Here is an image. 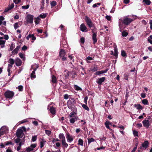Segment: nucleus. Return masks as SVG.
Instances as JSON below:
<instances>
[{"label": "nucleus", "mask_w": 152, "mask_h": 152, "mask_svg": "<svg viewBox=\"0 0 152 152\" xmlns=\"http://www.w3.org/2000/svg\"><path fill=\"white\" fill-rule=\"evenodd\" d=\"M88 144L90 143L91 142H94V139L93 138H91L90 139L88 138Z\"/></svg>", "instance_id": "obj_43"}, {"label": "nucleus", "mask_w": 152, "mask_h": 152, "mask_svg": "<svg viewBox=\"0 0 152 152\" xmlns=\"http://www.w3.org/2000/svg\"><path fill=\"white\" fill-rule=\"evenodd\" d=\"M82 106L83 108L85 109L87 111H89V108L86 104H82Z\"/></svg>", "instance_id": "obj_32"}, {"label": "nucleus", "mask_w": 152, "mask_h": 152, "mask_svg": "<svg viewBox=\"0 0 152 152\" xmlns=\"http://www.w3.org/2000/svg\"><path fill=\"white\" fill-rule=\"evenodd\" d=\"M47 16V15L46 14H41L40 15L39 17L42 18H45Z\"/></svg>", "instance_id": "obj_48"}, {"label": "nucleus", "mask_w": 152, "mask_h": 152, "mask_svg": "<svg viewBox=\"0 0 152 152\" xmlns=\"http://www.w3.org/2000/svg\"><path fill=\"white\" fill-rule=\"evenodd\" d=\"M148 141H145L142 144V146H140V148L142 149V147L144 148L145 149L147 148L148 146Z\"/></svg>", "instance_id": "obj_13"}, {"label": "nucleus", "mask_w": 152, "mask_h": 152, "mask_svg": "<svg viewBox=\"0 0 152 152\" xmlns=\"http://www.w3.org/2000/svg\"><path fill=\"white\" fill-rule=\"evenodd\" d=\"M93 34L92 35V39L94 43H95L97 41L96 39V34L93 31H92Z\"/></svg>", "instance_id": "obj_16"}, {"label": "nucleus", "mask_w": 152, "mask_h": 152, "mask_svg": "<svg viewBox=\"0 0 152 152\" xmlns=\"http://www.w3.org/2000/svg\"><path fill=\"white\" fill-rule=\"evenodd\" d=\"M50 113L52 114H55V113H56L55 109L53 107H50Z\"/></svg>", "instance_id": "obj_24"}, {"label": "nucleus", "mask_w": 152, "mask_h": 152, "mask_svg": "<svg viewBox=\"0 0 152 152\" xmlns=\"http://www.w3.org/2000/svg\"><path fill=\"white\" fill-rule=\"evenodd\" d=\"M5 144L6 145H13V144L11 141H8L5 142Z\"/></svg>", "instance_id": "obj_40"}, {"label": "nucleus", "mask_w": 152, "mask_h": 152, "mask_svg": "<svg viewBox=\"0 0 152 152\" xmlns=\"http://www.w3.org/2000/svg\"><path fill=\"white\" fill-rule=\"evenodd\" d=\"M73 87L77 91H81L82 89L76 85H74Z\"/></svg>", "instance_id": "obj_21"}, {"label": "nucleus", "mask_w": 152, "mask_h": 152, "mask_svg": "<svg viewBox=\"0 0 152 152\" xmlns=\"http://www.w3.org/2000/svg\"><path fill=\"white\" fill-rule=\"evenodd\" d=\"M33 150L32 148L31 147H29L27 148L26 149V151L27 152H30Z\"/></svg>", "instance_id": "obj_49"}, {"label": "nucleus", "mask_w": 152, "mask_h": 152, "mask_svg": "<svg viewBox=\"0 0 152 152\" xmlns=\"http://www.w3.org/2000/svg\"><path fill=\"white\" fill-rule=\"evenodd\" d=\"M14 94V93L13 92L10 91H7L4 93V95L7 98H12Z\"/></svg>", "instance_id": "obj_4"}, {"label": "nucleus", "mask_w": 152, "mask_h": 152, "mask_svg": "<svg viewBox=\"0 0 152 152\" xmlns=\"http://www.w3.org/2000/svg\"><path fill=\"white\" fill-rule=\"evenodd\" d=\"M45 134L48 136L50 135L51 134V132L50 130H45Z\"/></svg>", "instance_id": "obj_45"}, {"label": "nucleus", "mask_w": 152, "mask_h": 152, "mask_svg": "<svg viewBox=\"0 0 152 152\" xmlns=\"http://www.w3.org/2000/svg\"><path fill=\"white\" fill-rule=\"evenodd\" d=\"M142 102L144 105H147L148 104V101L146 99H143L142 101Z\"/></svg>", "instance_id": "obj_34"}, {"label": "nucleus", "mask_w": 152, "mask_h": 152, "mask_svg": "<svg viewBox=\"0 0 152 152\" xmlns=\"http://www.w3.org/2000/svg\"><path fill=\"white\" fill-rule=\"evenodd\" d=\"M31 36L32 37H31V38L33 40V41H31V42H33L36 39V38L34 36L33 34H32Z\"/></svg>", "instance_id": "obj_59"}, {"label": "nucleus", "mask_w": 152, "mask_h": 152, "mask_svg": "<svg viewBox=\"0 0 152 152\" xmlns=\"http://www.w3.org/2000/svg\"><path fill=\"white\" fill-rule=\"evenodd\" d=\"M40 19L39 17H37L36 19L35 20V23L36 24H38L40 23Z\"/></svg>", "instance_id": "obj_33"}, {"label": "nucleus", "mask_w": 152, "mask_h": 152, "mask_svg": "<svg viewBox=\"0 0 152 152\" xmlns=\"http://www.w3.org/2000/svg\"><path fill=\"white\" fill-rule=\"evenodd\" d=\"M134 107H136V108L138 110H142V107L140 104H135Z\"/></svg>", "instance_id": "obj_20"}, {"label": "nucleus", "mask_w": 152, "mask_h": 152, "mask_svg": "<svg viewBox=\"0 0 152 152\" xmlns=\"http://www.w3.org/2000/svg\"><path fill=\"white\" fill-rule=\"evenodd\" d=\"M137 144H136V146L133 149L132 151H131V152H135L136 150L137 149Z\"/></svg>", "instance_id": "obj_61"}, {"label": "nucleus", "mask_w": 152, "mask_h": 152, "mask_svg": "<svg viewBox=\"0 0 152 152\" xmlns=\"http://www.w3.org/2000/svg\"><path fill=\"white\" fill-rule=\"evenodd\" d=\"M14 27L15 29L18 28L19 27V24L18 23H16L14 24Z\"/></svg>", "instance_id": "obj_41"}, {"label": "nucleus", "mask_w": 152, "mask_h": 152, "mask_svg": "<svg viewBox=\"0 0 152 152\" xmlns=\"http://www.w3.org/2000/svg\"><path fill=\"white\" fill-rule=\"evenodd\" d=\"M133 132L134 135V136H138V132L137 131L135 130H133Z\"/></svg>", "instance_id": "obj_42"}, {"label": "nucleus", "mask_w": 152, "mask_h": 152, "mask_svg": "<svg viewBox=\"0 0 152 152\" xmlns=\"http://www.w3.org/2000/svg\"><path fill=\"white\" fill-rule=\"evenodd\" d=\"M6 152H12V151L10 148L9 147L7 150Z\"/></svg>", "instance_id": "obj_64"}, {"label": "nucleus", "mask_w": 152, "mask_h": 152, "mask_svg": "<svg viewBox=\"0 0 152 152\" xmlns=\"http://www.w3.org/2000/svg\"><path fill=\"white\" fill-rule=\"evenodd\" d=\"M97 5L99 6L100 5V4L99 3H96L93 5L92 7H97Z\"/></svg>", "instance_id": "obj_54"}, {"label": "nucleus", "mask_w": 152, "mask_h": 152, "mask_svg": "<svg viewBox=\"0 0 152 152\" xmlns=\"http://www.w3.org/2000/svg\"><path fill=\"white\" fill-rule=\"evenodd\" d=\"M19 55L20 57L24 61L25 60V55L22 53H19Z\"/></svg>", "instance_id": "obj_25"}, {"label": "nucleus", "mask_w": 152, "mask_h": 152, "mask_svg": "<svg viewBox=\"0 0 152 152\" xmlns=\"http://www.w3.org/2000/svg\"><path fill=\"white\" fill-rule=\"evenodd\" d=\"M108 69H107L104 70H102L100 71H97L95 73V75H100L106 73Z\"/></svg>", "instance_id": "obj_15"}, {"label": "nucleus", "mask_w": 152, "mask_h": 152, "mask_svg": "<svg viewBox=\"0 0 152 152\" xmlns=\"http://www.w3.org/2000/svg\"><path fill=\"white\" fill-rule=\"evenodd\" d=\"M21 0H13V2L15 4H18L21 1Z\"/></svg>", "instance_id": "obj_56"}, {"label": "nucleus", "mask_w": 152, "mask_h": 152, "mask_svg": "<svg viewBox=\"0 0 152 152\" xmlns=\"http://www.w3.org/2000/svg\"><path fill=\"white\" fill-rule=\"evenodd\" d=\"M6 42V41L3 40H0V46L1 48H3L4 47V44Z\"/></svg>", "instance_id": "obj_19"}, {"label": "nucleus", "mask_w": 152, "mask_h": 152, "mask_svg": "<svg viewBox=\"0 0 152 152\" xmlns=\"http://www.w3.org/2000/svg\"><path fill=\"white\" fill-rule=\"evenodd\" d=\"M75 113L74 112L70 113L69 115V117L70 118H73V117H75L74 115Z\"/></svg>", "instance_id": "obj_51"}, {"label": "nucleus", "mask_w": 152, "mask_h": 152, "mask_svg": "<svg viewBox=\"0 0 152 152\" xmlns=\"http://www.w3.org/2000/svg\"><path fill=\"white\" fill-rule=\"evenodd\" d=\"M88 99V97L86 96L84 99V102L86 104H87V100Z\"/></svg>", "instance_id": "obj_58"}, {"label": "nucleus", "mask_w": 152, "mask_h": 152, "mask_svg": "<svg viewBox=\"0 0 152 152\" xmlns=\"http://www.w3.org/2000/svg\"><path fill=\"white\" fill-rule=\"evenodd\" d=\"M58 137L61 140H64L65 139V136L64 135V134H63L62 133H60L59 134Z\"/></svg>", "instance_id": "obj_22"}, {"label": "nucleus", "mask_w": 152, "mask_h": 152, "mask_svg": "<svg viewBox=\"0 0 152 152\" xmlns=\"http://www.w3.org/2000/svg\"><path fill=\"white\" fill-rule=\"evenodd\" d=\"M85 20L89 27L90 28L93 27V23L91 19L87 16H86Z\"/></svg>", "instance_id": "obj_6"}, {"label": "nucleus", "mask_w": 152, "mask_h": 152, "mask_svg": "<svg viewBox=\"0 0 152 152\" xmlns=\"http://www.w3.org/2000/svg\"><path fill=\"white\" fill-rule=\"evenodd\" d=\"M51 81L53 83H57V79L55 76L53 75L52 76Z\"/></svg>", "instance_id": "obj_18"}, {"label": "nucleus", "mask_w": 152, "mask_h": 152, "mask_svg": "<svg viewBox=\"0 0 152 152\" xmlns=\"http://www.w3.org/2000/svg\"><path fill=\"white\" fill-rule=\"evenodd\" d=\"M36 70V69H34V71H33L31 74V78H35V77H36V75H35V71Z\"/></svg>", "instance_id": "obj_27"}, {"label": "nucleus", "mask_w": 152, "mask_h": 152, "mask_svg": "<svg viewBox=\"0 0 152 152\" xmlns=\"http://www.w3.org/2000/svg\"><path fill=\"white\" fill-rule=\"evenodd\" d=\"M80 29L81 31L83 32H87L88 31L87 28L84 23H83L80 25Z\"/></svg>", "instance_id": "obj_9"}, {"label": "nucleus", "mask_w": 152, "mask_h": 152, "mask_svg": "<svg viewBox=\"0 0 152 152\" xmlns=\"http://www.w3.org/2000/svg\"><path fill=\"white\" fill-rule=\"evenodd\" d=\"M14 4L13 3H12L9 6L8 9H5V12L8 11L9 10H10L11 9H12L14 7Z\"/></svg>", "instance_id": "obj_26"}, {"label": "nucleus", "mask_w": 152, "mask_h": 152, "mask_svg": "<svg viewBox=\"0 0 152 152\" xmlns=\"http://www.w3.org/2000/svg\"><path fill=\"white\" fill-rule=\"evenodd\" d=\"M80 119L77 116H75L74 117L70 119V122L72 124H74L77 121L79 120Z\"/></svg>", "instance_id": "obj_12"}, {"label": "nucleus", "mask_w": 152, "mask_h": 152, "mask_svg": "<svg viewBox=\"0 0 152 152\" xmlns=\"http://www.w3.org/2000/svg\"><path fill=\"white\" fill-rule=\"evenodd\" d=\"M143 2L147 5H149L151 4V2L149 0H143Z\"/></svg>", "instance_id": "obj_29"}, {"label": "nucleus", "mask_w": 152, "mask_h": 152, "mask_svg": "<svg viewBox=\"0 0 152 152\" xmlns=\"http://www.w3.org/2000/svg\"><path fill=\"white\" fill-rule=\"evenodd\" d=\"M16 89H18L20 91H22L23 89V87L22 86L20 85L16 87Z\"/></svg>", "instance_id": "obj_35"}, {"label": "nucleus", "mask_w": 152, "mask_h": 152, "mask_svg": "<svg viewBox=\"0 0 152 152\" xmlns=\"http://www.w3.org/2000/svg\"><path fill=\"white\" fill-rule=\"evenodd\" d=\"M128 34V33L126 32L125 31H123L122 33V36L124 37H126L127 36Z\"/></svg>", "instance_id": "obj_36"}, {"label": "nucleus", "mask_w": 152, "mask_h": 152, "mask_svg": "<svg viewBox=\"0 0 152 152\" xmlns=\"http://www.w3.org/2000/svg\"><path fill=\"white\" fill-rule=\"evenodd\" d=\"M98 70V67L97 65H95L94 66L91 68V70L93 72L97 71Z\"/></svg>", "instance_id": "obj_28"}, {"label": "nucleus", "mask_w": 152, "mask_h": 152, "mask_svg": "<svg viewBox=\"0 0 152 152\" xmlns=\"http://www.w3.org/2000/svg\"><path fill=\"white\" fill-rule=\"evenodd\" d=\"M18 49H15L12 52V53L14 54H17L18 52Z\"/></svg>", "instance_id": "obj_52"}, {"label": "nucleus", "mask_w": 152, "mask_h": 152, "mask_svg": "<svg viewBox=\"0 0 152 152\" xmlns=\"http://www.w3.org/2000/svg\"><path fill=\"white\" fill-rule=\"evenodd\" d=\"M51 5L52 7H54L56 5V3L55 1H53L51 2Z\"/></svg>", "instance_id": "obj_46"}, {"label": "nucleus", "mask_w": 152, "mask_h": 152, "mask_svg": "<svg viewBox=\"0 0 152 152\" xmlns=\"http://www.w3.org/2000/svg\"><path fill=\"white\" fill-rule=\"evenodd\" d=\"M15 63L17 66H20L22 64V61L19 58H17L15 59Z\"/></svg>", "instance_id": "obj_11"}, {"label": "nucleus", "mask_w": 152, "mask_h": 152, "mask_svg": "<svg viewBox=\"0 0 152 152\" xmlns=\"http://www.w3.org/2000/svg\"><path fill=\"white\" fill-rule=\"evenodd\" d=\"M8 130V128L6 126H2L0 129V137L4 134L7 133Z\"/></svg>", "instance_id": "obj_5"}, {"label": "nucleus", "mask_w": 152, "mask_h": 152, "mask_svg": "<svg viewBox=\"0 0 152 152\" xmlns=\"http://www.w3.org/2000/svg\"><path fill=\"white\" fill-rule=\"evenodd\" d=\"M66 137L68 142H71L74 140V137L68 133L66 134Z\"/></svg>", "instance_id": "obj_8"}, {"label": "nucleus", "mask_w": 152, "mask_h": 152, "mask_svg": "<svg viewBox=\"0 0 152 152\" xmlns=\"http://www.w3.org/2000/svg\"><path fill=\"white\" fill-rule=\"evenodd\" d=\"M105 79V77H103L98 78L96 80V83L99 85H100L104 81Z\"/></svg>", "instance_id": "obj_10"}, {"label": "nucleus", "mask_w": 152, "mask_h": 152, "mask_svg": "<svg viewBox=\"0 0 152 152\" xmlns=\"http://www.w3.org/2000/svg\"><path fill=\"white\" fill-rule=\"evenodd\" d=\"M29 7V5L28 4L26 6H23L22 7V8L23 9H28Z\"/></svg>", "instance_id": "obj_47"}, {"label": "nucleus", "mask_w": 152, "mask_h": 152, "mask_svg": "<svg viewBox=\"0 0 152 152\" xmlns=\"http://www.w3.org/2000/svg\"><path fill=\"white\" fill-rule=\"evenodd\" d=\"M78 142V144L79 145H80L81 146L83 145V141L82 139L80 138L79 139Z\"/></svg>", "instance_id": "obj_30"}, {"label": "nucleus", "mask_w": 152, "mask_h": 152, "mask_svg": "<svg viewBox=\"0 0 152 152\" xmlns=\"http://www.w3.org/2000/svg\"><path fill=\"white\" fill-rule=\"evenodd\" d=\"M109 122H106L105 123V124L106 127L108 129H110V127L109 126Z\"/></svg>", "instance_id": "obj_55"}, {"label": "nucleus", "mask_w": 152, "mask_h": 152, "mask_svg": "<svg viewBox=\"0 0 152 152\" xmlns=\"http://www.w3.org/2000/svg\"><path fill=\"white\" fill-rule=\"evenodd\" d=\"M149 121L148 120H144L142 121L143 126L146 128L149 127Z\"/></svg>", "instance_id": "obj_14"}, {"label": "nucleus", "mask_w": 152, "mask_h": 152, "mask_svg": "<svg viewBox=\"0 0 152 152\" xmlns=\"http://www.w3.org/2000/svg\"><path fill=\"white\" fill-rule=\"evenodd\" d=\"M121 56L123 57H125L126 56L125 51L123 50H122L121 51Z\"/></svg>", "instance_id": "obj_39"}, {"label": "nucleus", "mask_w": 152, "mask_h": 152, "mask_svg": "<svg viewBox=\"0 0 152 152\" xmlns=\"http://www.w3.org/2000/svg\"><path fill=\"white\" fill-rule=\"evenodd\" d=\"M62 144L63 146L67 148L68 146V144L66 142L65 139L61 141Z\"/></svg>", "instance_id": "obj_23"}, {"label": "nucleus", "mask_w": 152, "mask_h": 152, "mask_svg": "<svg viewBox=\"0 0 152 152\" xmlns=\"http://www.w3.org/2000/svg\"><path fill=\"white\" fill-rule=\"evenodd\" d=\"M133 21V19L129 18V16L124 17L123 19L122 18L119 19V26L120 29H122V23L126 25H128Z\"/></svg>", "instance_id": "obj_1"}, {"label": "nucleus", "mask_w": 152, "mask_h": 152, "mask_svg": "<svg viewBox=\"0 0 152 152\" xmlns=\"http://www.w3.org/2000/svg\"><path fill=\"white\" fill-rule=\"evenodd\" d=\"M25 131L26 128L24 126L18 129L16 132L17 137L18 138H22L23 135V132Z\"/></svg>", "instance_id": "obj_2"}, {"label": "nucleus", "mask_w": 152, "mask_h": 152, "mask_svg": "<svg viewBox=\"0 0 152 152\" xmlns=\"http://www.w3.org/2000/svg\"><path fill=\"white\" fill-rule=\"evenodd\" d=\"M85 42V38L83 37H82L80 39V43L83 44Z\"/></svg>", "instance_id": "obj_53"}, {"label": "nucleus", "mask_w": 152, "mask_h": 152, "mask_svg": "<svg viewBox=\"0 0 152 152\" xmlns=\"http://www.w3.org/2000/svg\"><path fill=\"white\" fill-rule=\"evenodd\" d=\"M92 60V58L90 56H88L86 59V61L88 63H90L88 61L91 60Z\"/></svg>", "instance_id": "obj_38"}, {"label": "nucleus", "mask_w": 152, "mask_h": 152, "mask_svg": "<svg viewBox=\"0 0 152 152\" xmlns=\"http://www.w3.org/2000/svg\"><path fill=\"white\" fill-rule=\"evenodd\" d=\"M141 96L142 98H144L146 96V94L145 93H142L141 94Z\"/></svg>", "instance_id": "obj_60"}, {"label": "nucleus", "mask_w": 152, "mask_h": 152, "mask_svg": "<svg viewBox=\"0 0 152 152\" xmlns=\"http://www.w3.org/2000/svg\"><path fill=\"white\" fill-rule=\"evenodd\" d=\"M9 62L10 64H9L8 65L7 71L9 73L8 75L10 76V69L12 67L13 64H14L15 63V60H14L13 59L10 58L9 59Z\"/></svg>", "instance_id": "obj_3"}, {"label": "nucleus", "mask_w": 152, "mask_h": 152, "mask_svg": "<svg viewBox=\"0 0 152 152\" xmlns=\"http://www.w3.org/2000/svg\"><path fill=\"white\" fill-rule=\"evenodd\" d=\"M46 142V141L44 140H42L40 141V147L41 148H42L45 145V143Z\"/></svg>", "instance_id": "obj_31"}, {"label": "nucleus", "mask_w": 152, "mask_h": 152, "mask_svg": "<svg viewBox=\"0 0 152 152\" xmlns=\"http://www.w3.org/2000/svg\"><path fill=\"white\" fill-rule=\"evenodd\" d=\"M149 24L150 25V28L152 30V20H150L149 21Z\"/></svg>", "instance_id": "obj_63"}, {"label": "nucleus", "mask_w": 152, "mask_h": 152, "mask_svg": "<svg viewBox=\"0 0 152 152\" xmlns=\"http://www.w3.org/2000/svg\"><path fill=\"white\" fill-rule=\"evenodd\" d=\"M118 54V52L117 50V49L116 48H115L114 49V55L116 57H117Z\"/></svg>", "instance_id": "obj_37"}, {"label": "nucleus", "mask_w": 152, "mask_h": 152, "mask_svg": "<svg viewBox=\"0 0 152 152\" xmlns=\"http://www.w3.org/2000/svg\"><path fill=\"white\" fill-rule=\"evenodd\" d=\"M28 121V119H26L20 121V124H22Z\"/></svg>", "instance_id": "obj_44"}, {"label": "nucleus", "mask_w": 152, "mask_h": 152, "mask_svg": "<svg viewBox=\"0 0 152 152\" xmlns=\"http://www.w3.org/2000/svg\"><path fill=\"white\" fill-rule=\"evenodd\" d=\"M20 139L19 138H18L16 139L15 140V142L16 143H20Z\"/></svg>", "instance_id": "obj_57"}, {"label": "nucleus", "mask_w": 152, "mask_h": 152, "mask_svg": "<svg viewBox=\"0 0 152 152\" xmlns=\"http://www.w3.org/2000/svg\"><path fill=\"white\" fill-rule=\"evenodd\" d=\"M66 54V53L65 52L64 50L62 49H61L59 53V55L60 57H62V56H64Z\"/></svg>", "instance_id": "obj_17"}, {"label": "nucleus", "mask_w": 152, "mask_h": 152, "mask_svg": "<svg viewBox=\"0 0 152 152\" xmlns=\"http://www.w3.org/2000/svg\"><path fill=\"white\" fill-rule=\"evenodd\" d=\"M37 137L36 136L32 137V140L33 142H34L36 140Z\"/></svg>", "instance_id": "obj_50"}, {"label": "nucleus", "mask_w": 152, "mask_h": 152, "mask_svg": "<svg viewBox=\"0 0 152 152\" xmlns=\"http://www.w3.org/2000/svg\"><path fill=\"white\" fill-rule=\"evenodd\" d=\"M33 16L30 15H28L26 18V19L28 23H33Z\"/></svg>", "instance_id": "obj_7"}, {"label": "nucleus", "mask_w": 152, "mask_h": 152, "mask_svg": "<svg viewBox=\"0 0 152 152\" xmlns=\"http://www.w3.org/2000/svg\"><path fill=\"white\" fill-rule=\"evenodd\" d=\"M108 20H111V16H110L107 15L105 17Z\"/></svg>", "instance_id": "obj_62"}]
</instances>
